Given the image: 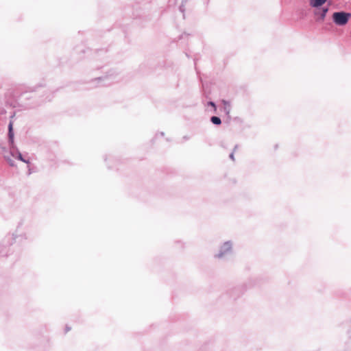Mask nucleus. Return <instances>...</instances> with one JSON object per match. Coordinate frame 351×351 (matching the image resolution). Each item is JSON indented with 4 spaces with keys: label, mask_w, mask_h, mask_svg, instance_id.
I'll return each instance as SVG.
<instances>
[{
    "label": "nucleus",
    "mask_w": 351,
    "mask_h": 351,
    "mask_svg": "<svg viewBox=\"0 0 351 351\" xmlns=\"http://www.w3.org/2000/svg\"><path fill=\"white\" fill-rule=\"evenodd\" d=\"M350 16V13L336 12L332 14V20L336 25L343 26L348 23Z\"/></svg>",
    "instance_id": "nucleus-1"
},
{
    "label": "nucleus",
    "mask_w": 351,
    "mask_h": 351,
    "mask_svg": "<svg viewBox=\"0 0 351 351\" xmlns=\"http://www.w3.org/2000/svg\"><path fill=\"white\" fill-rule=\"evenodd\" d=\"M327 0H310V5L317 8L322 5Z\"/></svg>",
    "instance_id": "nucleus-2"
},
{
    "label": "nucleus",
    "mask_w": 351,
    "mask_h": 351,
    "mask_svg": "<svg viewBox=\"0 0 351 351\" xmlns=\"http://www.w3.org/2000/svg\"><path fill=\"white\" fill-rule=\"evenodd\" d=\"M9 132H8V135H9V138L10 140V141L12 143L13 142V139H14V133H13V123L12 122H10V124H9Z\"/></svg>",
    "instance_id": "nucleus-3"
},
{
    "label": "nucleus",
    "mask_w": 351,
    "mask_h": 351,
    "mask_svg": "<svg viewBox=\"0 0 351 351\" xmlns=\"http://www.w3.org/2000/svg\"><path fill=\"white\" fill-rule=\"evenodd\" d=\"M211 121L215 125H219L221 123L220 118H219L218 117H212Z\"/></svg>",
    "instance_id": "nucleus-4"
},
{
    "label": "nucleus",
    "mask_w": 351,
    "mask_h": 351,
    "mask_svg": "<svg viewBox=\"0 0 351 351\" xmlns=\"http://www.w3.org/2000/svg\"><path fill=\"white\" fill-rule=\"evenodd\" d=\"M328 9L327 8H324L322 10V13L321 14V17H322V19H324L325 18L326 14L328 12Z\"/></svg>",
    "instance_id": "nucleus-5"
},
{
    "label": "nucleus",
    "mask_w": 351,
    "mask_h": 351,
    "mask_svg": "<svg viewBox=\"0 0 351 351\" xmlns=\"http://www.w3.org/2000/svg\"><path fill=\"white\" fill-rule=\"evenodd\" d=\"M208 104H209L210 106H212V107H213V108H214L215 111L216 110V106H215V103H213V101H210V102L208 103Z\"/></svg>",
    "instance_id": "nucleus-6"
},
{
    "label": "nucleus",
    "mask_w": 351,
    "mask_h": 351,
    "mask_svg": "<svg viewBox=\"0 0 351 351\" xmlns=\"http://www.w3.org/2000/svg\"><path fill=\"white\" fill-rule=\"evenodd\" d=\"M19 158L21 160L24 161V162H25V160L23 159V158H22V156H21V154H19Z\"/></svg>",
    "instance_id": "nucleus-7"
},
{
    "label": "nucleus",
    "mask_w": 351,
    "mask_h": 351,
    "mask_svg": "<svg viewBox=\"0 0 351 351\" xmlns=\"http://www.w3.org/2000/svg\"><path fill=\"white\" fill-rule=\"evenodd\" d=\"M226 246L229 247V245L228 243L226 244Z\"/></svg>",
    "instance_id": "nucleus-8"
}]
</instances>
